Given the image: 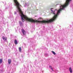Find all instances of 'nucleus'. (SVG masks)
I'll return each instance as SVG.
<instances>
[{
    "label": "nucleus",
    "mask_w": 73,
    "mask_h": 73,
    "mask_svg": "<svg viewBox=\"0 0 73 73\" xmlns=\"http://www.w3.org/2000/svg\"><path fill=\"white\" fill-rule=\"evenodd\" d=\"M29 3H26L25 4L24 7H28V6H29Z\"/></svg>",
    "instance_id": "f257e3e1"
},
{
    "label": "nucleus",
    "mask_w": 73,
    "mask_h": 73,
    "mask_svg": "<svg viewBox=\"0 0 73 73\" xmlns=\"http://www.w3.org/2000/svg\"><path fill=\"white\" fill-rule=\"evenodd\" d=\"M69 70L70 72V73H72V68L71 67H70L69 68Z\"/></svg>",
    "instance_id": "f03ea898"
},
{
    "label": "nucleus",
    "mask_w": 73,
    "mask_h": 73,
    "mask_svg": "<svg viewBox=\"0 0 73 73\" xmlns=\"http://www.w3.org/2000/svg\"><path fill=\"white\" fill-rule=\"evenodd\" d=\"M14 43L15 45H17V44H18V43H17V40H14Z\"/></svg>",
    "instance_id": "7ed1b4c3"
},
{
    "label": "nucleus",
    "mask_w": 73,
    "mask_h": 73,
    "mask_svg": "<svg viewBox=\"0 0 73 73\" xmlns=\"http://www.w3.org/2000/svg\"><path fill=\"white\" fill-rule=\"evenodd\" d=\"M25 31H24V30L23 29H22V32L23 34V35H25V34L24 33H25Z\"/></svg>",
    "instance_id": "20e7f679"
},
{
    "label": "nucleus",
    "mask_w": 73,
    "mask_h": 73,
    "mask_svg": "<svg viewBox=\"0 0 73 73\" xmlns=\"http://www.w3.org/2000/svg\"><path fill=\"white\" fill-rule=\"evenodd\" d=\"M3 38L4 41H6L7 40V38L5 37L4 36L3 37Z\"/></svg>",
    "instance_id": "39448f33"
},
{
    "label": "nucleus",
    "mask_w": 73,
    "mask_h": 73,
    "mask_svg": "<svg viewBox=\"0 0 73 73\" xmlns=\"http://www.w3.org/2000/svg\"><path fill=\"white\" fill-rule=\"evenodd\" d=\"M49 68H50L52 71H53V68H52L51 66H49Z\"/></svg>",
    "instance_id": "423d86ee"
},
{
    "label": "nucleus",
    "mask_w": 73,
    "mask_h": 73,
    "mask_svg": "<svg viewBox=\"0 0 73 73\" xmlns=\"http://www.w3.org/2000/svg\"><path fill=\"white\" fill-rule=\"evenodd\" d=\"M19 24L21 26V27L23 25V23H22L20 21H19Z\"/></svg>",
    "instance_id": "0eeeda50"
},
{
    "label": "nucleus",
    "mask_w": 73,
    "mask_h": 73,
    "mask_svg": "<svg viewBox=\"0 0 73 73\" xmlns=\"http://www.w3.org/2000/svg\"><path fill=\"white\" fill-rule=\"evenodd\" d=\"M8 62L9 64H11V59H9L8 61Z\"/></svg>",
    "instance_id": "6e6552de"
},
{
    "label": "nucleus",
    "mask_w": 73,
    "mask_h": 73,
    "mask_svg": "<svg viewBox=\"0 0 73 73\" xmlns=\"http://www.w3.org/2000/svg\"><path fill=\"white\" fill-rule=\"evenodd\" d=\"M3 62V59H1L0 60V64H1Z\"/></svg>",
    "instance_id": "1a4fd4ad"
},
{
    "label": "nucleus",
    "mask_w": 73,
    "mask_h": 73,
    "mask_svg": "<svg viewBox=\"0 0 73 73\" xmlns=\"http://www.w3.org/2000/svg\"><path fill=\"white\" fill-rule=\"evenodd\" d=\"M19 50L20 52H21V47H19Z\"/></svg>",
    "instance_id": "9d476101"
},
{
    "label": "nucleus",
    "mask_w": 73,
    "mask_h": 73,
    "mask_svg": "<svg viewBox=\"0 0 73 73\" xmlns=\"http://www.w3.org/2000/svg\"><path fill=\"white\" fill-rule=\"evenodd\" d=\"M52 53L54 55H56V53L54 52L53 51H52Z\"/></svg>",
    "instance_id": "9b49d317"
},
{
    "label": "nucleus",
    "mask_w": 73,
    "mask_h": 73,
    "mask_svg": "<svg viewBox=\"0 0 73 73\" xmlns=\"http://www.w3.org/2000/svg\"><path fill=\"white\" fill-rule=\"evenodd\" d=\"M45 56H48V54H45Z\"/></svg>",
    "instance_id": "f8f14e48"
},
{
    "label": "nucleus",
    "mask_w": 73,
    "mask_h": 73,
    "mask_svg": "<svg viewBox=\"0 0 73 73\" xmlns=\"http://www.w3.org/2000/svg\"><path fill=\"white\" fill-rule=\"evenodd\" d=\"M14 14L15 15H16L17 13H16V11L14 12Z\"/></svg>",
    "instance_id": "ddd939ff"
},
{
    "label": "nucleus",
    "mask_w": 73,
    "mask_h": 73,
    "mask_svg": "<svg viewBox=\"0 0 73 73\" xmlns=\"http://www.w3.org/2000/svg\"><path fill=\"white\" fill-rule=\"evenodd\" d=\"M11 5H12V4H11H11H10V5H9V6L10 7H12Z\"/></svg>",
    "instance_id": "4468645a"
},
{
    "label": "nucleus",
    "mask_w": 73,
    "mask_h": 73,
    "mask_svg": "<svg viewBox=\"0 0 73 73\" xmlns=\"http://www.w3.org/2000/svg\"><path fill=\"white\" fill-rule=\"evenodd\" d=\"M39 20H40V19H41V18H40L39 19H38Z\"/></svg>",
    "instance_id": "2eb2a0df"
},
{
    "label": "nucleus",
    "mask_w": 73,
    "mask_h": 73,
    "mask_svg": "<svg viewBox=\"0 0 73 73\" xmlns=\"http://www.w3.org/2000/svg\"><path fill=\"white\" fill-rule=\"evenodd\" d=\"M58 5V4H57V5H56V6H57V5Z\"/></svg>",
    "instance_id": "dca6fc26"
},
{
    "label": "nucleus",
    "mask_w": 73,
    "mask_h": 73,
    "mask_svg": "<svg viewBox=\"0 0 73 73\" xmlns=\"http://www.w3.org/2000/svg\"><path fill=\"white\" fill-rule=\"evenodd\" d=\"M1 42L3 43V42H2V40H1Z\"/></svg>",
    "instance_id": "f3484780"
},
{
    "label": "nucleus",
    "mask_w": 73,
    "mask_h": 73,
    "mask_svg": "<svg viewBox=\"0 0 73 73\" xmlns=\"http://www.w3.org/2000/svg\"><path fill=\"white\" fill-rule=\"evenodd\" d=\"M23 1H22V2H23Z\"/></svg>",
    "instance_id": "a211bd4d"
},
{
    "label": "nucleus",
    "mask_w": 73,
    "mask_h": 73,
    "mask_svg": "<svg viewBox=\"0 0 73 73\" xmlns=\"http://www.w3.org/2000/svg\"><path fill=\"white\" fill-rule=\"evenodd\" d=\"M12 15L11 16V17H12Z\"/></svg>",
    "instance_id": "6ab92c4d"
}]
</instances>
